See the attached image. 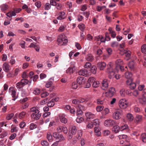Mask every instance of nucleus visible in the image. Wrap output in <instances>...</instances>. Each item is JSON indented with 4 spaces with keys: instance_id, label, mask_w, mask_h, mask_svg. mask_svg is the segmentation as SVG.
Returning <instances> with one entry per match:
<instances>
[{
    "instance_id": "nucleus-1",
    "label": "nucleus",
    "mask_w": 146,
    "mask_h": 146,
    "mask_svg": "<svg viewBox=\"0 0 146 146\" xmlns=\"http://www.w3.org/2000/svg\"><path fill=\"white\" fill-rule=\"evenodd\" d=\"M118 67L117 66L115 69L113 71L111 64H110L108 65V68L106 72L109 74V78L111 79L114 77L117 79L120 78V75L119 74H116L115 75V74L118 72Z\"/></svg>"
},
{
    "instance_id": "nucleus-2",
    "label": "nucleus",
    "mask_w": 146,
    "mask_h": 146,
    "mask_svg": "<svg viewBox=\"0 0 146 146\" xmlns=\"http://www.w3.org/2000/svg\"><path fill=\"white\" fill-rule=\"evenodd\" d=\"M31 111L32 112L31 117L32 118L35 120L38 119L41 116L39 111L34 107L31 109Z\"/></svg>"
},
{
    "instance_id": "nucleus-3",
    "label": "nucleus",
    "mask_w": 146,
    "mask_h": 146,
    "mask_svg": "<svg viewBox=\"0 0 146 146\" xmlns=\"http://www.w3.org/2000/svg\"><path fill=\"white\" fill-rule=\"evenodd\" d=\"M57 41L58 42V45H65L68 42L67 37L65 35H60L58 37Z\"/></svg>"
},
{
    "instance_id": "nucleus-4",
    "label": "nucleus",
    "mask_w": 146,
    "mask_h": 146,
    "mask_svg": "<svg viewBox=\"0 0 146 146\" xmlns=\"http://www.w3.org/2000/svg\"><path fill=\"white\" fill-rule=\"evenodd\" d=\"M128 103L125 99H121L119 102V106L121 109H125L128 106Z\"/></svg>"
},
{
    "instance_id": "nucleus-5",
    "label": "nucleus",
    "mask_w": 146,
    "mask_h": 146,
    "mask_svg": "<svg viewBox=\"0 0 146 146\" xmlns=\"http://www.w3.org/2000/svg\"><path fill=\"white\" fill-rule=\"evenodd\" d=\"M115 124V121L111 119H109L106 120L104 122V125L106 127H110L114 125Z\"/></svg>"
},
{
    "instance_id": "nucleus-6",
    "label": "nucleus",
    "mask_w": 146,
    "mask_h": 146,
    "mask_svg": "<svg viewBox=\"0 0 146 146\" xmlns=\"http://www.w3.org/2000/svg\"><path fill=\"white\" fill-rule=\"evenodd\" d=\"M53 136L54 138L60 141L64 140L65 139L62 135L60 134L57 132L53 133Z\"/></svg>"
},
{
    "instance_id": "nucleus-7",
    "label": "nucleus",
    "mask_w": 146,
    "mask_h": 146,
    "mask_svg": "<svg viewBox=\"0 0 146 146\" xmlns=\"http://www.w3.org/2000/svg\"><path fill=\"white\" fill-rule=\"evenodd\" d=\"M57 131L58 133L63 132L64 133L66 134L68 132L67 128L64 126H60L57 128Z\"/></svg>"
},
{
    "instance_id": "nucleus-8",
    "label": "nucleus",
    "mask_w": 146,
    "mask_h": 146,
    "mask_svg": "<svg viewBox=\"0 0 146 146\" xmlns=\"http://www.w3.org/2000/svg\"><path fill=\"white\" fill-rule=\"evenodd\" d=\"M65 117V115L64 114H60L58 115L60 121L64 124L68 122V120Z\"/></svg>"
},
{
    "instance_id": "nucleus-9",
    "label": "nucleus",
    "mask_w": 146,
    "mask_h": 146,
    "mask_svg": "<svg viewBox=\"0 0 146 146\" xmlns=\"http://www.w3.org/2000/svg\"><path fill=\"white\" fill-rule=\"evenodd\" d=\"M106 64L104 62H99L97 64L98 69L101 70H103L106 67Z\"/></svg>"
},
{
    "instance_id": "nucleus-10",
    "label": "nucleus",
    "mask_w": 146,
    "mask_h": 146,
    "mask_svg": "<svg viewBox=\"0 0 146 146\" xmlns=\"http://www.w3.org/2000/svg\"><path fill=\"white\" fill-rule=\"evenodd\" d=\"M122 112L119 111H117L114 113L113 114V117L116 119H118L121 117Z\"/></svg>"
},
{
    "instance_id": "nucleus-11",
    "label": "nucleus",
    "mask_w": 146,
    "mask_h": 146,
    "mask_svg": "<svg viewBox=\"0 0 146 146\" xmlns=\"http://www.w3.org/2000/svg\"><path fill=\"white\" fill-rule=\"evenodd\" d=\"M78 74L80 76H87L88 74L87 70L85 69H82L78 72Z\"/></svg>"
},
{
    "instance_id": "nucleus-12",
    "label": "nucleus",
    "mask_w": 146,
    "mask_h": 146,
    "mask_svg": "<svg viewBox=\"0 0 146 146\" xmlns=\"http://www.w3.org/2000/svg\"><path fill=\"white\" fill-rule=\"evenodd\" d=\"M77 82L79 85L83 84L85 82V78L83 77H79L77 79Z\"/></svg>"
},
{
    "instance_id": "nucleus-13",
    "label": "nucleus",
    "mask_w": 146,
    "mask_h": 146,
    "mask_svg": "<svg viewBox=\"0 0 146 146\" xmlns=\"http://www.w3.org/2000/svg\"><path fill=\"white\" fill-rule=\"evenodd\" d=\"M9 64L7 62H5L3 65V68L4 70L6 72H8L10 69Z\"/></svg>"
},
{
    "instance_id": "nucleus-14",
    "label": "nucleus",
    "mask_w": 146,
    "mask_h": 146,
    "mask_svg": "<svg viewBox=\"0 0 146 146\" xmlns=\"http://www.w3.org/2000/svg\"><path fill=\"white\" fill-rule=\"evenodd\" d=\"M66 18L65 13L63 11L60 12L59 13V16L56 18L57 19L62 20Z\"/></svg>"
},
{
    "instance_id": "nucleus-15",
    "label": "nucleus",
    "mask_w": 146,
    "mask_h": 146,
    "mask_svg": "<svg viewBox=\"0 0 146 146\" xmlns=\"http://www.w3.org/2000/svg\"><path fill=\"white\" fill-rule=\"evenodd\" d=\"M115 89L111 87L109 90L108 91L106 92V94L110 97H112L115 92Z\"/></svg>"
},
{
    "instance_id": "nucleus-16",
    "label": "nucleus",
    "mask_w": 146,
    "mask_h": 146,
    "mask_svg": "<svg viewBox=\"0 0 146 146\" xmlns=\"http://www.w3.org/2000/svg\"><path fill=\"white\" fill-rule=\"evenodd\" d=\"M108 86L107 80L106 79H104L102 82V88L104 90H106L107 89Z\"/></svg>"
},
{
    "instance_id": "nucleus-17",
    "label": "nucleus",
    "mask_w": 146,
    "mask_h": 146,
    "mask_svg": "<svg viewBox=\"0 0 146 146\" xmlns=\"http://www.w3.org/2000/svg\"><path fill=\"white\" fill-rule=\"evenodd\" d=\"M85 115L87 119H93L95 117V115L94 114L90 112L86 113Z\"/></svg>"
},
{
    "instance_id": "nucleus-18",
    "label": "nucleus",
    "mask_w": 146,
    "mask_h": 146,
    "mask_svg": "<svg viewBox=\"0 0 146 146\" xmlns=\"http://www.w3.org/2000/svg\"><path fill=\"white\" fill-rule=\"evenodd\" d=\"M142 115H137L136 116L135 120L137 123H139L141 122L142 120Z\"/></svg>"
},
{
    "instance_id": "nucleus-19",
    "label": "nucleus",
    "mask_w": 146,
    "mask_h": 146,
    "mask_svg": "<svg viewBox=\"0 0 146 146\" xmlns=\"http://www.w3.org/2000/svg\"><path fill=\"white\" fill-rule=\"evenodd\" d=\"M113 131L116 133H117L120 131V127L118 125L114 126L112 129Z\"/></svg>"
},
{
    "instance_id": "nucleus-20",
    "label": "nucleus",
    "mask_w": 146,
    "mask_h": 146,
    "mask_svg": "<svg viewBox=\"0 0 146 146\" xmlns=\"http://www.w3.org/2000/svg\"><path fill=\"white\" fill-rule=\"evenodd\" d=\"M26 114V112L25 111H22L18 115L19 119H21L24 118Z\"/></svg>"
},
{
    "instance_id": "nucleus-21",
    "label": "nucleus",
    "mask_w": 146,
    "mask_h": 146,
    "mask_svg": "<svg viewBox=\"0 0 146 146\" xmlns=\"http://www.w3.org/2000/svg\"><path fill=\"white\" fill-rule=\"evenodd\" d=\"M94 131L96 133V135L98 136H99L101 135V132L100 129L97 127H95L94 128Z\"/></svg>"
},
{
    "instance_id": "nucleus-22",
    "label": "nucleus",
    "mask_w": 146,
    "mask_h": 146,
    "mask_svg": "<svg viewBox=\"0 0 146 146\" xmlns=\"http://www.w3.org/2000/svg\"><path fill=\"white\" fill-rule=\"evenodd\" d=\"M77 131V129L76 127L75 126H72L71 128V132L70 133L74 135L76 133Z\"/></svg>"
},
{
    "instance_id": "nucleus-23",
    "label": "nucleus",
    "mask_w": 146,
    "mask_h": 146,
    "mask_svg": "<svg viewBox=\"0 0 146 146\" xmlns=\"http://www.w3.org/2000/svg\"><path fill=\"white\" fill-rule=\"evenodd\" d=\"M125 76L126 78L129 79H131V78L132 74L130 72H127L125 73Z\"/></svg>"
},
{
    "instance_id": "nucleus-24",
    "label": "nucleus",
    "mask_w": 146,
    "mask_h": 146,
    "mask_svg": "<svg viewBox=\"0 0 146 146\" xmlns=\"http://www.w3.org/2000/svg\"><path fill=\"white\" fill-rule=\"evenodd\" d=\"M8 5L6 4H3L0 6L1 10L2 11H4L8 9Z\"/></svg>"
},
{
    "instance_id": "nucleus-25",
    "label": "nucleus",
    "mask_w": 146,
    "mask_h": 146,
    "mask_svg": "<svg viewBox=\"0 0 146 146\" xmlns=\"http://www.w3.org/2000/svg\"><path fill=\"white\" fill-rule=\"evenodd\" d=\"M139 102L142 104H146V98L144 97L143 95L142 98H139Z\"/></svg>"
},
{
    "instance_id": "nucleus-26",
    "label": "nucleus",
    "mask_w": 146,
    "mask_h": 146,
    "mask_svg": "<svg viewBox=\"0 0 146 146\" xmlns=\"http://www.w3.org/2000/svg\"><path fill=\"white\" fill-rule=\"evenodd\" d=\"M127 119L130 121H132L134 118L133 115L130 113H128L127 114Z\"/></svg>"
},
{
    "instance_id": "nucleus-27",
    "label": "nucleus",
    "mask_w": 146,
    "mask_h": 146,
    "mask_svg": "<svg viewBox=\"0 0 146 146\" xmlns=\"http://www.w3.org/2000/svg\"><path fill=\"white\" fill-rule=\"evenodd\" d=\"M82 135V130H78L77 131V135L76 138L78 139H80Z\"/></svg>"
},
{
    "instance_id": "nucleus-28",
    "label": "nucleus",
    "mask_w": 146,
    "mask_h": 146,
    "mask_svg": "<svg viewBox=\"0 0 146 146\" xmlns=\"http://www.w3.org/2000/svg\"><path fill=\"white\" fill-rule=\"evenodd\" d=\"M120 131H122L125 129H128L129 127L127 124H124L123 125H120Z\"/></svg>"
},
{
    "instance_id": "nucleus-29",
    "label": "nucleus",
    "mask_w": 146,
    "mask_h": 146,
    "mask_svg": "<svg viewBox=\"0 0 146 146\" xmlns=\"http://www.w3.org/2000/svg\"><path fill=\"white\" fill-rule=\"evenodd\" d=\"M86 60L89 61H92L94 59V56L92 54H88L86 57Z\"/></svg>"
},
{
    "instance_id": "nucleus-30",
    "label": "nucleus",
    "mask_w": 146,
    "mask_h": 146,
    "mask_svg": "<svg viewBox=\"0 0 146 146\" xmlns=\"http://www.w3.org/2000/svg\"><path fill=\"white\" fill-rule=\"evenodd\" d=\"M97 68L95 66H93L90 69V71L93 74H95L96 72Z\"/></svg>"
},
{
    "instance_id": "nucleus-31",
    "label": "nucleus",
    "mask_w": 146,
    "mask_h": 146,
    "mask_svg": "<svg viewBox=\"0 0 146 146\" xmlns=\"http://www.w3.org/2000/svg\"><path fill=\"white\" fill-rule=\"evenodd\" d=\"M115 64L117 66H121L123 64V62L122 60L120 59H119L115 61Z\"/></svg>"
},
{
    "instance_id": "nucleus-32",
    "label": "nucleus",
    "mask_w": 146,
    "mask_h": 146,
    "mask_svg": "<svg viewBox=\"0 0 146 146\" xmlns=\"http://www.w3.org/2000/svg\"><path fill=\"white\" fill-rule=\"evenodd\" d=\"M134 63L133 61L129 62L128 65V66L131 70H132L134 69Z\"/></svg>"
},
{
    "instance_id": "nucleus-33",
    "label": "nucleus",
    "mask_w": 146,
    "mask_h": 146,
    "mask_svg": "<svg viewBox=\"0 0 146 146\" xmlns=\"http://www.w3.org/2000/svg\"><path fill=\"white\" fill-rule=\"evenodd\" d=\"M21 82L24 86L28 84L29 81L26 79H23L21 80Z\"/></svg>"
},
{
    "instance_id": "nucleus-34",
    "label": "nucleus",
    "mask_w": 146,
    "mask_h": 146,
    "mask_svg": "<svg viewBox=\"0 0 146 146\" xmlns=\"http://www.w3.org/2000/svg\"><path fill=\"white\" fill-rule=\"evenodd\" d=\"M106 6L104 5L102 6H98L96 7V9L97 11L100 12L104 9L106 8Z\"/></svg>"
},
{
    "instance_id": "nucleus-35",
    "label": "nucleus",
    "mask_w": 146,
    "mask_h": 146,
    "mask_svg": "<svg viewBox=\"0 0 146 146\" xmlns=\"http://www.w3.org/2000/svg\"><path fill=\"white\" fill-rule=\"evenodd\" d=\"M124 53L125 54L126 57L129 58L131 56V52L130 51L124 50Z\"/></svg>"
},
{
    "instance_id": "nucleus-36",
    "label": "nucleus",
    "mask_w": 146,
    "mask_h": 146,
    "mask_svg": "<svg viewBox=\"0 0 146 146\" xmlns=\"http://www.w3.org/2000/svg\"><path fill=\"white\" fill-rule=\"evenodd\" d=\"M110 112L109 109L108 108H105L102 112V114L103 115H106L108 114Z\"/></svg>"
},
{
    "instance_id": "nucleus-37",
    "label": "nucleus",
    "mask_w": 146,
    "mask_h": 146,
    "mask_svg": "<svg viewBox=\"0 0 146 146\" xmlns=\"http://www.w3.org/2000/svg\"><path fill=\"white\" fill-rule=\"evenodd\" d=\"M141 138L143 142H146V134L145 133H142L141 135Z\"/></svg>"
},
{
    "instance_id": "nucleus-38",
    "label": "nucleus",
    "mask_w": 146,
    "mask_h": 146,
    "mask_svg": "<svg viewBox=\"0 0 146 146\" xmlns=\"http://www.w3.org/2000/svg\"><path fill=\"white\" fill-rule=\"evenodd\" d=\"M84 120V118L82 117H80L78 116L76 119V121L78 123H80Z\"/></svg>"
},
{
    "instance_id": "nucleus-39",
    "label": "nucleus",
    "mask_w": 146,
    "mask_h": 146,
    "mask_svg": "<svg viewBox=\"0 0 146 146\" xmlns=\"http://www.w3.org/2000/svg\"><path fill=\"white\" fill-rule=\"evenodd\" d=\"M11 93L12 96L13 98L12 100L13 101H15L16 99L17 98V96H15L16 93V91L15 90V91H13V92Z\"/></svg>"
},
{
    "instance_id": "nucleus-40",
    "label": "nucleus",
    "mask_w": 146,
    "mask_h": 146,
    "mask_svg": "<svg viewBox=\"0 0 146 146\" xmlns=\"http://www.w3.org/2000/svg\"><path fill=\"white\" fill-rule=\"evenodd\" d=\"M118 43L117 41H113L111 42V46L112 47H116L118 46Z\"/></svg>"
},
{
    "instance_id": "nucleus-41",
    "label": "nucleus",
    "mask_w": 146,
    "mask_h": 146,
    "mask_svg": "<svg viewBox=\"0 0 146 146\" xmlns=\"http://www.w3.org/2000/svg\"><path fill=\"white\" fill-rule=\"evenodd\" d=\"M72 67H70L66 70V72L67 73L71 74L73 73V68Z\"/></svg>"
},
{
    "instance_id": "nucleus-42",
    "label": "nucleus",
    "mask_w": 146,
    "mask_h": 146,
    "mask_svg": "<svg viewBox=\"0 0 146 146\" xmlns=\"http://www.w3.org/2000/svg\"><path fill=\"white\" fill-rule=\"evenodd\" d=\"M130 95H133L135 96H137L139 94V92L137 90H135L133 92H130Z\"/></svg>"
},
{
    "instance_id": "nucleus-43",
    "label": "nucleus",
    "mask_w": 146,
    "mask_h": 146,
    "mask_svg": "<svg viewBox=\"0 0 146 146\" xmlns=\"http://www.w3.org/2000/svg\"><path fill=\"white\" fill-rule=\"evenodd\" d=\"M47 137L49 141H53L52 137L50 133H48L47 134Z\"/></svg>"
},
{
    "instance_id": "nucleus-44",
    "label": "nucleus",
    "mask_w": 146,
    "mask_h": 146,
    "mask_svg": "<svg viewBox=\"0 0 146 146\" xmlns=\"http://www.w3.org/2000/svg\"><path fill=\"white\" fill-rule=\"evenodd\" d=\"M40 91L39 89L35 88L34 89L33 93L35 95H38L40 94Z\"/></svg>"
},
{
    "instance_id": "nucleus-45",
    "label": "nucleus",
    "mask_w": 146,
    "mask_h": 146,
    "mask_svg": "<svg viewBox=\"0 0 146 146\" xmlns=\"http://www.w3.org/2000/svg\"><path fill=\"white\" fill-rule=\"evenodd\" d=\"M99 82L95 80L94 83L92 84V85L93 87L96 88L99 86Z\"/></svg>"
},
{
    "instance_id": "nucleus-46",
    "label": "nucleus",
    "mask_w": 146,
    "mask_h": 146,
    "mask_svg": "<svg viewBox=\"0 0 146 146\" xmlns=\"http://www.w3.org/2000/svg\"><path fill=\"white\" fill-rule=\"evenodd\" d=\"M78 27L81 31H83L85 29V25L83 23L80 24L78 25Z\"/></svg>"
},
{
    "instance_id": "nucleus-47",
    "label": "nucleus",
    "mask_w": 146,
    "mask_h": 146,
    "mask_svg": "<svg viewBox=\"0 0 146 146\" xmlns=\"http://www.w3.org/2000/svg\"><path fill=\"white\" fill-rule=\"evenodd\" d=\"M96 80L93 77H90L88 79V82H90L91 84L94 83V82Z\"/></svg>"
},
{
    "instance_id": "nucleus-48",
    "label": "nucleus",
    "mask_w": 146,
    "mask_h": 146,
    "mask_svg": "<svg viewBox=\"0 0 146 146\" xmlns=\"http://www.w3.org/2000/svg\"><path fill=\"white\" fill-rule=\"evenodd\" d=\"M77 109L81 110L82 111H84L85 110V108L82 105L80 104H78L77 107Z\"/></svg>"
},
{
    "instance_id": "nucleus-49",
    "label": "nucleus",
    "mask_w": 146,
    "mask_h": 146,
    "mask_svg": "<svg viewBox=\"0 0 146 146\" xmlns=\"http://www.w3.org/2000/svg\"><path fill=\"white\" fill-rule=\"evenodd\" d=\"M13 115L14 114L12 113L8 114L6 117V119L7 120H10L13 117Z\"/></svg>"
},
{
    "instance_id": "nucleus-50",
    "label": "nucleus",
    "mask_w": 146,
    "mask_h": 146,
    "mask_svg": "<svg viewBox=\"0 0 146 146\" xmlns=\"http://www.w3.org/2000/svg\"><path fill=\"white\" fill-rule=\"evenodd\" d=\"M78 85L75 82H73L72 85V88L73 89H76L78 88Z\"/></svg>"
},
{
    "instance_id": "nucleus-51",
    "label": "nucleus",
    "mask_w": 146,
    "mask_h": 146,
    "mask_svg": "<svg viewBox=\"0 0 146 146\" xmlns=\"http://www.w3.org/2000/svg\"><path fill=\"white\" fill-rule=\"evenodd\" d=\"M36 127L37 126L34 123H32L30 124L29 128L30 129L33 130L36 128Z\"/></svg>"
},
{
    "instance_id": "nucleus-52",
    "label": "nucleus",
    "mask_w": 146,
    "mask_h": 146,
    "mask_svg": "<svg viewBox=\"0 0 146 146\" xmlns=\"http://www.w3.org/2000/svg\"><path fill=\"white\" fill-rule=\"evenodd\" d=\"M16 87L18 88L21 89L23 87L21 82H19L17 83Z\"/></svg>"
},
{
    "instance_id": "nucleus-53",
    "label": "nucleus",
    "mask_w": 146,
    "mask_h": 146,
    "mask_svg": "<svg viewBox=\"0 0 146 146\" xmlns=\"http://www.w3.org/2000/svg\"><path fill=\"white\" fill-rule=\"evenodd\" d=\"M41 144L43 146H48L49 144L45 140H42L41 141Z\"/></svg>"
},
{
    "instance_id": "nucleus-54",
    "label": "nucleus",
    "mask_w": 146,
    "mask_h": 146,
    "mask_svg": "<svg viewBox=\"0 0 146 146\" xmlns=\"http://www.w3.org/2000/svg\"><path fill=\"white\" fill-rule=\"evenodd\" d=\"M129 86L131 90L135 89L136 86V84L134 82H132Z\"/></svg>"
},
{
    "instance_id": "nucleus-55",
    "label": "nucleus",
    "mask_w": 146,
    "mask_h": 146,
    "mask_svg": "<svg viewBox=\"0 0 146 146\" xmlns=\"http://www.w3.org/2000/svg\"><path fill=\"white\" fill-rule=\"evenodd\" d=\"M100 122L99 120L98 119H96L93 120V125H99Z\"/></svg>"
},
{
    "instance_id": "nucleus-56",
    "label": "nucleus",
    "mask_w": 146,
    "mask_h": 146,
    "mask_svg": "<svg viewBox=\"0 0 146 146\" xmlns=\"http://www.w3.org/2000/svg\"><path fill=\"white\" fill-rule=\"evenodd\" d=\"M141 50L143 53L146 52V44H144L141 46Z\"/></svg>"
},
{
    "instance_id": "nucleus-57",
    "label": "nucleus",
    "mask_w": 146,
    "mask_h": 146,
    "mask_svg": "<svg viewBox=\"0 0 146 146\" xmlns=\"http://www.w3.org/2000/svg\"><path fill=\"white\" fill-rule=\"evenodd\" d=\"M93 126L94 125L92 123H88L86 125V128L88 129H91L93 128Z\"/></svg>"
},
{
    "instance_id": "nucleus-58",
    "label": "nucleus",
    "mask_w": 146,
    "mask_h": 146,
    "mask_svg": "<svg viewBox=\"0 0 146 146\" xmlns=\"http://www.w3.org/2000/svg\"><path fill=\"white\" fill-rule=\"evenodd\" d=\"M49 93L47 92H44L41 94V96L42 98L46 97L49 95Z\"/></svg>"
},
{
    "instance_id": "nucleus-59",
    "label": "nucleus",
    "mask_w": 146,
    "mask_h": 146,
    "mask_svg": "<svg viewBox=\"0 0 146 146\" xmlns=\"http://www.w3.org/2000/svg\"><path fill=\"white\" fill-rule=\"evenodd\" d=\"M103 106H98L96 108V110L98 112H100L103 110Z\"/></svg>"
},
{
    "instance_id": "nucleus-60",
    "label": "nucleus",
    "mask_w": 146,
    "mask_h": 146,
    "mask_svg": "<svg viewBox=\"0 0 146 146\" xmlns=\"http://www.w3.org/2000/svg\"><path fill=\"white\" fill-rule=\"evenodd\" d=\"M87 9V5L86 4L82 5L81 6L80 10L84 11L86 10Z\"/></svg>"
},
{
    "instance_id": "nucleus-61",
    "label": "nucleus",
    "mask_w": 146,
    "mask_h": 146,
    "mask_svg": "<svg viewBox=\"0 0 146 146\" xmlns=\"http://www.w3.org/2000/svg\"><path fill=\"white\" fill-rule=\"evenodd\" d=\"M48 106L50 107H53L54 105V102L52 100L49 102L48 103Z\"/></svg>"
},
{
    "instance_id": "nucleus-62",
    "label": "nucleus",
    "mask_w": 146,
    "mask_h": 146,
    "mask_svg": "<svg viewBox=\"0 0 146 146\" xmlns=\"http://www.w3.org/2000/svg\"><path fill=\"white\" fill-rule=\"evenodd\" d=\"M25 42L24 41H22L19 44V45L22 48H25Z\"/></svg>"
},
{
    "instance_id": "nucleus-63",
    "label": "nucleus",
    "mask_w": 146,
    "mask_h": 146,
    "mask_svg": "<svg viewBox=\"0 0 146 146\" xmlns=\"http://www.w3.org/2000/svg\"><path fill=\"white\" fill-rule=\"evenodd\" d=\"M110 131L108 129L105 130L103 131V134L104 136H107L110 135Z\"/></svg>"
},
{
    "instance_id": "nucleus-64",
    "label": "nucleus",
    "mask_w": 146,
    "mask_h": 146,
    "mask_svg": "<svg viewBox=\"0 0 146 146\" xmlns=\"http://www.w3.org/2000/svg\"><path fill=\"white\" fill-rule=\"evenodd\" d=\"M91 65L92 64L90 63L87 62L85 64L84 67L85 68H89L91 66Z\"/></svg>"
}]
</instances>
